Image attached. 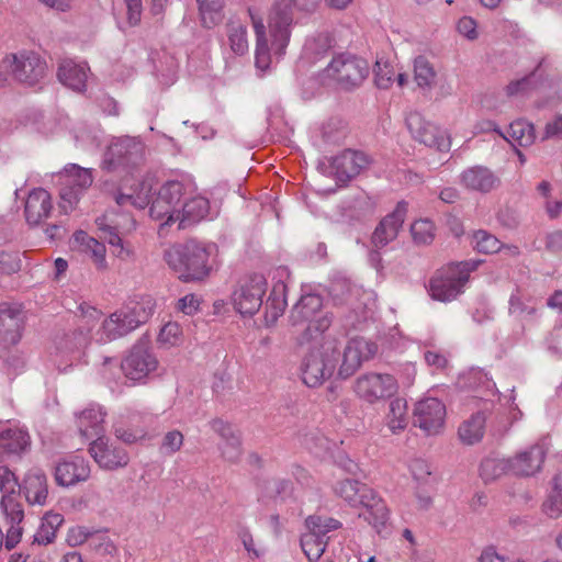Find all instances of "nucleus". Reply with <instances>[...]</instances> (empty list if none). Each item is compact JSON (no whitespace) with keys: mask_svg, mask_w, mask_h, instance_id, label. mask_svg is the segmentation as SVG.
Returning <instances> with one entry per match:
<instances>
[{"mask_svg":"<svg viewBox=\"0 0 562 562\" xmlns=\"http://www.w3.org/2000/svg\"><path fill=\"white\" fill-rule=\"evenodd\" d=\"M376 352V345L364 338H353L344 350L336 339H327L319 349L311 351L302 364V380L310 387H316L330 378L338 368L341 379L351 376L362 361L369 360Z\"/></svg>","mask_w":562,"mask_h":562,"instance_id":"1","label":"nucleus"},{"mask_svg":"<svg viewBox=\"0 0 562 562\" xmlns=\"http://www.w3.org/2000/svg\"><path fill=\"white\" fill-rule=\"evenodd\" d=\"M216 250L214 244L202 245L194 240L176 244L165 250L164 259L168 267L184 282L202 281L209 277V259Z\"/></svg>","mask_w":562,"mask_h":562,"instance_id":"2","label":"nucleus"},{"mask_svg":"<svg viewBox=\"0 0 562 562\" xmlns=\"http://www.w3.org/2000/svg\"><path fill=\"white\" fill-rule=\"evenodd\" d=\"M156 301L150 295L131 300L123 308L112 313L97 331L98 340L105 342L123 337L147 323L154 315Z\"/></svg>","mask_w":562,"mask_h":562,"instance_id":"3","label":"nucleus"},{"mask_svg":"<svg viewBox=\"0 0 562 562\" xmlns=\"http://www.w3.org/2000/svg\"><path fill=\"white\" fill-rule=\"evenodd\" d=\"M78 310L80 312L78 328L57 335L54 340L50 356L54 362L59 366L77 358L81 350L88 346L90 328L101 317L99 310L85 302L79 305Z\"/></svg>","mask_w":562,"mask_h":562,"instance_id":"4","label":"nucleus"},{"mask_svg":"<svg viewBox=\"0 0 562 562\" xmlns=\"http://www.w3.org/2000/svg\"><path fill=\"white\" fill-rule=\"evenodd\" d=\"M15 474L7 467L0 465V491L3 493L0 508L7 526L5 546L13 548L21 539V522L24 518L22 504L15 495V488L19 487Z\"/></svg>","mask_w":562,"mask_h":562,"instance_id":"5","label":"nucleus"},{"mask_svg":"<svg viewBox=\"0 0 562 562\" xmlns=\"http://www.w3.org/2000/svg\"><path fill=\"white\" fill-rule=\"evenodd\" d=\"M303 8L299 0H274L267 16V26L271 48L274 55L282 56L285 53L295 24L296 13Z\"/></svg>","mask_w":562,"mask_h":562,"instance_id":"6","label":"nucleus"},{"mask_svg":"<svg viewBox=\"0 0 562 562\" xmlns=\"http://www.w3.org/2000/svg\"><path fill=\"white\" fill-rule=\"evenodd\" d=\"M59 207L65 213L74 211L80 199L92 186L93 177L90 169L78 165H67L58 175Z\"/></svg>","mask_w":562,"mask_h":562,"instance_id":"7","label":"nucleus"},{"mask_svg":"<svg viewBox=\"0 0 562 562\" xmlns=\"http://www.w3.org/2000/svg\"><path fill=\"white\" fill-rule=\"evenodd\" d=\"M145 160V144L138 137L124 136L114 138L108 146L102 168L108 171L130 169Z\"/></svg>","mask_w":562,"mask_h":562,"instance_id":"8","label":"nucleus"},{"mask_svg":"<svg viewBox=\"0 0 562 562\" xmlns=\"http://www.w3.org/2000/svg\"><path fill=\"white\" fill-rule=\"evenodd\" d=\"M471 268L468 262L451 263L436 271L429 282L432 299L448 302L463 292Z\"/></svg>","mask_w":562,"mask_h":562,"instance_id":"9","label":"nucleus"},{"mask_svg":"<svg viewBox=\"0 0 562 562\" xmlns=\"http://www.w3.org/2000/svg\"><path fill=\"white\" fill-rule=\"evenodd\" d=\"M307 531L301 537V548L308 561H317L326 550L327 533L341 527V522L331 517L311 515L305 519Z\"/></svg>","mask_w":562,"mask_h":562,"instance_id":"10","label":"nucleus"},{"mask_svg":"<svg viewBox=\"0 0 562 562\" xmlns=\"http://www.w3.org/2000/svg\"><path fill=\"white\" fill-rule=\"evenodd\" d=\"M158 359L148 339H139L121 363L124 375L134 382H142L158 369Z\"/></svg>","mask_w":562,"mask_h":562,"instance_id":"11","label":"nucleus"},{"mask_svg":"<svg viewBox=\"0 0 562 562\" xmlns=\"http://www.w3.org/2000/svg\"><path fill=\"white\" fill-rule=\"evenodd\" d=\"M368 75L367 60L351 54H340L334 57L325 68V76L346 89L361 85Z\"/></svg>","mask_w":562,"mask_h":562,"instance_id":"12","label":"nucleus"},{"mask_svg":"<svg viewBox=\"0 0 562 562\" xmlns=\"http://www.w3.org/2000/svg\"><path fill=\"white\" fill-rule=\"evenodd\" d=\"M397 389L396 379L387 373H364L358 376L353 384L357 397L371 405L393 396Z\"/></svg>","mask_w":562,"mask_h":562,"instance_id":"13","label":"nucleus"},{"mask_svg":"<svg viewBox=\"0 0 562 562\" xmlns=\"http://www.w3.org/2000/svg\"><path fill=\"white\" fill-rule=\"evenodd\" d=\"M265 293L266 282L263 277H251L234 291L232 300L235 310L244 316H252L261 307Z\"/></svg>","mask_w":562,"mask_h":562,"instance_id":"14","label":"nucleus"},{"mask_svg":"<svg viewBox=\"0 0 562 562\" xmlns=\"http://www.w3.org/2000/svg\"><path fill=\"white\" fill-rule=\"evenodd\" d=\"M89 452L95 463L105 470L124 468L130 462L127 451L116 440L99 436L90 443Z\"/></svg>","mask_w":562,"mask_h":562,"instance_id":"15","label":"nucleus"},{"mask_svg":"<svg viewBox=\"0 0 562 562\" xmlns=\"http://www.w3.org/2000/svg\"><path fill=\"white\" fill-rule=\"evenodd\" d=\"M406 125L413 138L428 146L436 147L439 150H448L450 142L446 133L438 126L428 122L417 112L409 113L406 117Z\"/></svg>","mask_w":562,"mask_h":562,"instance_id":"16","label":"nucleus"},{"mask_svg":"<svg viewBox=\"0 0 562 562\" xmlns=\"http://www.w3.org/2000/svg\"><path fill=\"white\" fill-rule=\"evenodd\" d=\"M407 214V203L401 201L393 212L385 215L375 226L370 243L376 249H383L394 241L404 224Z\"/></svg>","mask_w":562,"mask_h":562,"instance_id":"17","label":"nucleus"},{"mask_svg":"<svg viewBox=\"0 0 562 562\" xmlns=\"http://www.w3.org/2000/svg\"><path fill=\"white\" fill-rule=\"evenodd\" d=\"M446 406L436 397H427L416 403L414 425L427 435H436L443 427Z\"/></svg>","mask_w":562,"mask_h":562,"instance_id":"18","label":"nucleus"},{"mask_svg":"<svg viewBox=\"0 0 562 562\" xmlns=\"http://www.w3.org/2000/svg\"><path fill=\"white\" fill-rule=\"evenodd\" d=\"M12 76L18 81L34 86L38 83L46 74V63L33 52L11 54Z\"/></svg>","mask_w":562,"mask_h":562,"instance_id":"19","label":"nucleus"},{"mask_svg":"<svg viewBox=\"0 0 562 562\" xmlns=\"http://www.w3.org/2000/svg\"><path fill=\"white\" fill-rule=\"evenodd\" d=\"M25 315L19 304H0V342L4 346L16 345L24 329Z\"/></svg>","mask_w":562,"mask_h":562,"instance_id":"20","label":"nucleus"},{"mask_svg":"<svg viewBox=\"0 0 562 562\" xmlns=\"http://www.w3.org/2000/svg\"><path fill=\"white\" fill-rule=\"evenodd\" d=\"M364 492L359 501V508L364 510L359 514V517L380 533L390 519V509L385 501L372 487L364 488Z\"/></svg>","mask_w":562,"mask_h":562,"instance_id":"21","label":"nucleus"},{"mask_svg":"<svg viewBox=\"0 0 562 562\" xmlns=\"http://www.w3.org/2000/svg\"><path fill=\"white\" fill-rule=\"evenodd\" d=\"M547 449L543 443H535L509 458L512 474L531 476L538 473L544 462Z\"/></svg>","mask_w":562,"mask_h":562,"instance_id":"22","label":"nucleus"},{"mask_svg":"<svg viewBox=\"0 0 562 562\" xmlns=\"http://www.w3.org/2000/svg\"><path fill=\"white\" fill-rule=\"evenodd\" d=\"M19 492L31 506H45L48 499V482L43 470L30 469L19 485Z\"/></svg>","mask_w":562,"mask_h":562,"instance_id":"23","label":"nucleus"},{"mask_svg":"<svg viewBox=\"0 0 562 562\" xmlns=\"http://www.w3.org/2000/svg\"><path fill=\"white\" fill-rule=\"evenodd\" d=\"M55 481L60 486H71L90 476L89 462L81 456H70L55 467Z\"/></svg>","mask_w":562,"mask_h":562,"instance_id":"24","label":"nucleus"},{"mask_svg":"<svg viewBox=\"0 0 562 562\" xmlns=\"http://www.w3.org/2000/svg\"><path fill=\"white\" fill-rule=\"evenodd\" d=\"M370 162V157L363 151L346 149L333 159L331 166L337 178L347 181L367 169Z\"/></svg>","mask_w":562,"mask_h":562,"instance_id":"25","label":"nucleus"},{"mask_svg":"<svg viewBox=\"0 0 562 562\" xmlns=\"http://www.w3.org/2000/svg\"><path fill=\"white\" fill-rule=\"evenodd\" d=\"M70 247L74 251L89 257L97 270L108 269L105 246L85 231L74 233Z\"/></svg>","mask_w":562,"mask_h":562,"instance_id":"26","label":"nucleus"},{"mask_svg":"<svg viewBox=\"0 0 562 562\" xmlns=\"http://www.w3.org/2000/svg\"><path fill=\"white\" fill-rule=\"evenodd\" d=\"M459 182L465 189L487 193L499 187V178L487 167L473 166L464 169L459 176Z\"/></svg>","mask_w":562,"mask_h":562,"instance_id":"27","label":"nucleus"},{"mask_svg":"<svg viewBox=\"0 0 562 562\" xmlns=\"http://www.w3.org/2000/svg\"><path fill=\"white\" fill-rule=\"evenodd\" d=\"M248 13L256 34V66L258 69L267 70L271 64L270 50L273 52L271 42L267 35L262 16L251 8L248 9Z\"/></svg>","mask_w":562,"mask_h":562,"instance_id":"28","label":"nucleus"},{"mask_svg":"<svg viewBox=\"0 0 562 562\" xmlns=\"http://www.w3.org/2000/svg\"><path fill=\"white\" fill-rule=\"evenodd\" d=\"M53 209L50 194L42 189H34L25 201V218L31 225H38Z\"/></svg>","mask_w":562,"mask_h":562,"instance_id":"29","label":"nucleus"},{"mask_svg":"<svg viewBox=\"0 0 562 562\" xmlns=\"http://www.w3.org/2000/svg\"><path fill=\"white\" fill-rule=\"evenodd\" d=\"M95 224L101 232L100 237L113 247V254L121 260H128L133 257L134 250L130 244L122 240L116 225L110 221L108 215L97 217Z\"/></svg>","mask_w":562,"mask_h":562,"instance_id":"30","label":"nucleus"},{"mask_svg":"<svg viewBox=\"0 0 562 562\" xmlns=\"http://www.w3.org/2000/svg\"><path fill=\"white\" fill-rule=\"evenodd\" d=\"M89 68L71 59L63 60L58 67V79L66 87L75 91H83L87 83Z\"/></svg>","mask_w":562,"mask_h":562,"instance_id":"31","label":"nucleus"},{"mask_svg":"<svg viewBox=\"0 0 562 562\" xmlns=\"http://www.w3.org/2000/svg\"><path fill=\"white\" fill-rule=\"evenodd\" d=\"M104 415L102 408L98 405H91L83 409L77 418V426L80 434L86 438L93 436L98 438L101 436L104 431Z\"/></svg>","mask_w":562,"mask_h":562,"instance_id":"32","label":"nucleus"},{"mask_svg":"<svg viewBox=\"0 0 562 562\" xmlns=\"http://www.w3.org/2000/svg\"><path fill=\"white\" fill-rule=\"evenodd\" d=\"M210 210L209 200L201 195H195L187 200L180 209L179 229H184L189 225L204 218Z\"/></svg>","mask_w":562,"mask_h":562,"instance_id":"33","label":"nucleus"},{"mask_svg":"<svg viewBox=\"0 0 562 562\" xmlns=\"http://www.w3.org/2000/svg\"><path fill=\"white\" fill-rule=\"evenodd\" d=\"M323 300L317 294L303 295L300 301L293 306L290 313V319L293 325L311 322L312 318L321 311Z\"/></svg>","mask_w":562,"mask_h":562,"instance_id":"34","label":"nucleus"},{"mask_svg":"<svg viewBox=\"0 0 562 562\" xmlns=\"http://www.w3.org/2000/svg\"><path fill=\"white\" fill-rule=\"evenodd\" d=\"M485 415L481 412L464 420L458 430L461 441L469 446L481 441L485 432Z\"/></svg>","mask_w":562,"mask_h":562,"instance_id":"35","label":"nucleus"},{"mask_svg":"<svg viewBox=\"0 0 562 562\" xmlns=\"http://www.w3.org/2000/svg\"><path fill=\"white\" fill-rule=\"evenodd\" d=\"M369 485L358 480L345 479L335 483L333 490L336 496L344 499L350 507L359 508L360 497Z\"/></svg>","mask_w":562,"mask_h":562,"instance_id":"36","label":"nucleus"},{"mask_svg":"<svg viewBox=\"0 0 562 562\" xmlns=\"http://www.w3.org/2000/svg\"><path fill=\"white\" fill-rule=\"evenodd\" d=\"M30 443V436L19 428H9L0 432V456L20 453Z\"/></svg>","mask_w":562,"mask_h":562,"instance_id":"37","label":"nucleus"},{"mask_svg":"<svg viewBox=\"0 0 562 562\" xmlns=\"http://www.w3.org/2000/svg\"><path fill=\"white\" fill-rule=\"evenodd\" d=\"M201 25L212 29L224 19V0H196Z\"/></svg>","mask_w":562,"mask_h":562,"instance_id":"38","label":"nucleus"},{"mask_svg":"<svg viewBox=\"0 0 562 562\" xmlns=\"http://www.w3.org/2000/svg\"><path fill=\"white\" fill-rule=\"evenodd\" d=\"M512 473L509 458L487 457L480 465V475L485 482H492L504 474Z\"/></svg>","mask_w":562,"mask_h":562,"instance_id":"39","label":"nucleus"},{"mask_svg":"<svg viewBox=\"0 0 562 562\" xmlns=\"http://www.w3.org/2000/svg\"><path fill=\"white\" fill-rule=\"evenodd\" d=\"M513 145L527 147L533 144L536 134L531 123L525 120H517L510 123L507 136L505 137Z\"/></svg>","mask_w":562,"mask_h":562,"instance_id":"40","label":"nucleus"},{"mask_svg":"<svg viewBox=\"0 0 562 562\" xmlns=\"http://www.w3.org/2000/svg\"><path fill=\"white\" fill-rule=\"evenodd\" d=\"M167 191H158L155 199L151 200L149 214L155 220L166 218V224H171L180 218V209H175L171 202H168L164 194Z\"/></svg>","mask_w":562,"mask_h":562,"instance_id":"41","label":"nucleus"},{"mask_svg":"<svg viewBox=\"0 0 562 562\" xmlns=\"http://www.w3.org/2000/svg\"><path fill=\"white\" fill-rule=\"evenodd\" d=\"M226 32L232 50L244 55L248 50L246 25L238 20H231L226 24Z\"/></svg>","mask_w":562,"mask_h":562,"instance_id":"42","label":"nucleus"},{"mask_svg":"<svg viewBox=\"0 0 562 562\" xmlns=\"http://www.w3.org/2000/svg\"><path fill=\"white\" fill-rule=\"evenodd\" d=\"M542 512L550 518H558L562 514V475L552 479V488L542 504Z\"/></svg>","mask_w":562,"mask_h":562,"instance_id":"43","label":"nucleus"},{"mask_svg":"<svg viewBox=\"0 0 562 562\" xmlns=\"http://www.w3.org/2000/svg\"><path fill=\"white\" fill-rule=\"evenodd\" d=\"M386 423L390 429L395 432L407 426V403L403 398H394L389 406Z\"/></svg>","mask_w":562,"mask_h":562,"instance_id":"44","label":"nucleus"},{"mask_svg":"<svg viewBox=\"0 0 562 562\" xmlns=\"http://www.w3.org/2000/svg\"><path fill=\"white\" fill-rule=\"evenodd\" d=\"M63 517L59 514H47L44 516L38 531L34 536L37 543L47 544L53 542L57 528L61 525Z\"/></svg>","mask_w":562,"mask_h":562,"instance_id":"45","label":"nucleus"},{"mask_svg":"<svg viewBox=\"0 0 562 562\" xmlns=\"http://www.w3.org/2000/svg\"><path fill=\"white\" fill-rule=\"evenodd\" d=\"M531 297L516 290L509 297L508 312L517 318L533 316L537 312L536 306L529 305Z\"/></svg>","mask_w":562,"mask_h":562,"instance_id":"46","label":"nucleus"},{"mask_svg":"<svg viewBox=\"0 0 562 562\" xmlns=\"http://www.w3.org/2000/svg\"><path fill=\"white\" fill-rule=\"evenodd\" d=\"M414 78L420 88H430L434 85L436 79V71L426 57L418 56L415 58Z\"/></svg>","mask_w":562,"mask_h":562,"instance_id":"47","label":"nucleus"},{"mask_svg":"<svg viewBox=\"0 0 562 562\" xmlns=\"http://www.w3.org/2000/svg\"><path fill=\"white\" fill-rule=\"evenodd\" d=\"M474 248L483 254H495L499 251L503 244L492 234L480 229L473 234Z\"/></svg>","mask_w":562,"mask_h":562,"instance_id":"48","label":"nucleus"},{"mask_svg":"<svg viewBox=\"0 0 562 562\" xmlns=\"http://www.w3.org/2000/svg\"><path fill=\"white\" fill-rule=\"evenodd\" d=\"M221 457L224 461L235 464L243 456V446L240 435L233 437L229 440L222 441L218 445Z\"/></svg>","mask_w":562,"mask_h":562,"instance_id":"49","label":"nucleus"},{"mask_svg":"<svg viewBox=\"0 0 562 562\" xmlns=\"http://www.w3.org/2000/svg\"><path fill=\"white\" fill-rule=\"evenodd\" d=\"M413 239L417 244H430L435 237V225L429 220L415 221L411 226Z\"/></svg>","mask_w":562,"mask_h":562,"instance_id":"50","label":"nucleus"},{"mask_svg":"<svg viewBox=\"0 0 562 562\" xmlns=\"http://www.w3.org/2000/svg\"><path fill=\"white\" fill-rule=\"evenodd\" d=\"M183 441L184 437L181 431L176 429L170 430L164 435L159 450L164 456L171 457L180 451L183 446Z\"/></svg>","mask_w":562,"mask_h":562,"instance_id":"51","label":"nucleus"},{"mask_svg":"<svg viewBox=\"0 0 562 562\" xmlns=\"http://www.w3.org/2000/svg\"><path fill=\"white\" fill-rule=\"evenodd\" d=\"M544 59H541L536 69L529 74L528 76L522 77L521 79L514 80L509 82L506 87V92L508 95H517L520 93H525L532 89L533 87V78L536 74L543 67Z\"/></svg>","mask_w":562,"mask_h":562,"instance_id":"52","label":"nucleus"},{"mask_svg":"<svg viewBox=\"0 0 562 562\" xmlns=\"http://www.w3.org/2000/svg\"><path fill=\"white\" fill-rule=\"evenodd\" d=\"M333 40L328 33H318L305 43V50L310 54L322 55L331 47Z\"/></svg>","mask_w":562,"mask_h":562,"instance_id":"53","label":"nucleus"},{"mask_svg":"<svg viewBox=\"0 0 562 562\" xmlns=\"http://www.w3.org/2000/svg\"><path fill=\"white\" fill-rule=\"evenodd\" d=\"M181 340V327L178 323L169 322L158 335V341L168 347L176 346Z\"/></svg>","mask_w":562,"mask_h":562,"instance_id":"54","label":"nucleus"},{"mask_svg":"<svg viewBox=\"0 0 562 562\" xmlns=\"http://www.w3.org/2000/svg\"><path fill=\"white\" fill-rule=\"evenodd\" d=\"M21 269V258L16 251L0 250V273L12 274Z\"/></svg>","mask_w":562,"mask_h":562,"instance_id":"55","label":"nucleus"},{"mask_svg":"<svg viewBox=\"0 0 562 562\" xmlns=\"http://www.w3.org/2000/svg\"><path fill=\"white\" fill-rule=\"evenodd\" d=\"M373 71L376 86L381 89H387L395 76L393 67L386 63L376 61Z\"/></svg>","mask_w":562,"mask_h":562,"instance_id":"56","label":"nucleus"},{"mask_svg":"<svg viewBox=\"0 0 562 562\" xmlns=\"http://www.w3.org/2000/svg\"><path fill=\"white\" fill-rule=\"evenodd\" d=\"M153 179H145L139 183L138 190L134 191L133 206L145 209L151 203Z\"/></svg>","mask_w":562,"mask_h":562,"instance_id":"57","label":"nucleus"},{"mask_svg":"<svg viewBox=\"0 0 562 562\" xmlns=\"http://www.w3.org/2000/svg\"><path fill=\"white\" fill-rule=\"evenodd\" d=\"M210 428L220 436L222 441L229 440L240 432L228 422L222 418H213L209 423Z\"/></svg>","mask_w":562,"mask_h":562,"instance_id":"58","label":"nucleus"},{"mask_svg":"<svg viewBox=\"0 0 562 562\" xmlns=\"http://www.w3.org/2000/svg\"><path fill=\"white\" fill-rule=\"evenodd\" d=\"M183 189H184V186L182 182L171 180V181H167L165 184H162L158 191H167L165 194L166 195L165 199L168 202H171V205L175 209H179L178 205L183 195Z\"/></svg>","mask_w":562,"mask_h":562,"instance_id":"59","label":"nucleus"},{"mask_svg":"<svg viewBox=\"0 0 562 562\" xmlns=\"http://www.w3.org/2000/svg\"><path fill=\"white\" fill-rule=\"evenodd\" d=\"M126 7V22L128 26H136L142 18V0H124Z\"/></svg>","mask_w":562,"mask_h":562,"instance_id":"60","label":"nucleus"},{"mask_svg":"<svg viewBox=\"0 0 562 562\" xmlns=\"http://www.w3.org/2000/svg\"><path fill=\"white\" fill-rule=\"evenodd\" d=\"M409 468L414 479L422 483H426L431 474L430 465L423 459L413 460Z\"/></svg>","mask_w":562,"mask_h":562,"instance_id":"61","label":"nucleus"},{"mask_svg":"<svg viewBox=\"0 0 562 562\" xmlns=\"http://www.w3.org/2000/svg\"><path fill=\"white\" fill-rule=\"evenodd\" d=\"M550 138H562V113L554 115L544 126L541 139Z\"/></svg>","mask_w":562,"mask_h":562,"instance_id":"62","label":"nucleus"},{"mask_svg":"<svg viewBox=\"0 0 562 562\" xmlns=\"http://www.w3.org/2000/svg\"><path fill=\"white\" fill-rule=\"evenodd\" d=\"M458 32L469 40L477 38L476 22L470 16H463L457 25Z\"/></svg>","mask_w":562,"mask_h":562,"instance_id":"63","label":"nucleus"},{"mask_svg":"<svg viewBox=\"0 0 562 562\" xmlns=\"http://www.w3.org/2000/svg\"><path fill=\"white\" fill-rule=\"evenodd\" d=\"M200 306V300L194 294H187L178 301L177 307L186 315H193Z\"/></svg>","mask_w":562,"mask_h":562,"instance_id":"64","label":"nucleus"}]
</instances>
